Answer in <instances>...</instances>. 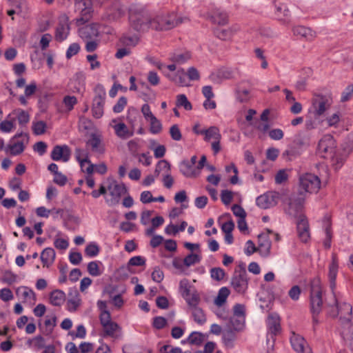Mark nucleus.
Wrapping results in <instances>:
<instances>
[{"instance_id":"obj_21","label":"nucleus","mask_w":353,"mask_h":353,"mask_svg":"<svg viewBox=\"0 0 353 353\" xmlns=\"http://www.w3.org/2000/svg\"><path fill=\"white\" fill-rule=\"evenodd\" d=\"M339 269V261L336 254H332V261L329 266L328 277L330 282V286L333 288L335 286V281Z\"/></svg>"},{"instance_id":"obj_27","label":"nucleus","mask_w":353,"mask_h":353,"mask_svg":"<svg viewBox=\"0 0 353 353\" xmlns=\"http://www.w3.org/2000/svg\"><path fill=\"white\" fill-rule=\"evenodd\" d=\"M293 144L298 148L308 146L310 145V139L305 132L299 131L294 136Z\"/></svg>"},{"instance_id":"obj_30","label":"nucleus","mask_w":353,"mask_h":353,"mask_svg":"<svg viewBox=\"0 0 353 353\" xmlns=\"http://www.w3.org/2000/svg\"><path fill=\"white\" fill-rule=\"evenodd\" d=\"M65 300V293L60 290H55L50 293V301L54 306H61Z\"/></svg>"},{"instance_id":"obj_25","label":"nucleus","mask_w":353,"mask_h":353,"mask_svg":"<svg viewBox=\"0 0 353 353\" xmlns=\"http://www.w3.org/2000/svg\"><path fill=\"white\" fill-rule=\"evenodd\" d=\"M16 294L19 296L23 301H35L36 295L32 290L28 288V287L21 286L17 289Z\"/></svg>"},{"instance_id":"obj_57","label":"nucleus","mask_w":353,"mask_h":353,"mask_svg":"<svg viewBox=\"0 0 353 353\" xmlns=\"http://www.w3.org/2000/svg\"><path fill=\"white\" fill-rule=\"evenodd\" d=\"M170 134L171 138L174 141H180L182 139V134L178 125H172L170 128Z\"/></svg>"},{"instance_id":"obj_13","label":"nucleus","mask_w":353,"mask_h":353,"mask_svg":"<svg viewBox=\"0 0 353 353\" xmlns=\"http://www.w3.org/2000/svg\"><path fill=\"white\" fill-rule=\"evenodd\" d=\"M21 138V140L16 143L9 145V149L12 155L16 156L21 154L25 150L24 143H28L29 141V136L27 133H17L14 135L13 139Z\"/></svg>"},{"instance_id":"obj_16","label":"nucleus","mask_w":353,"mask_h":353,"mask_svg":"<svg viewBox=\"0 0 353 353\" xmlns=\"http://www.w3.org/2000/svg\"><path fill=\"white\" fill-rule=\"evenodd\" d=\"M79 35L83 40L97 39L99 36L98 26L92 23L79 29Z\"/></svg>"},{"instance_id":"obj_37","label":"nucleus","mask_w":353,"mask_h":353,"mask_svg":"<svg viewBox=\"0 0 353 353\" xmlns=\"http://www.w3.org/2000/svg\"><path fill=\"white\" fill-rule=\"evenodd\" d=\"M230 294V290L227 287L221 288L218 292V295L214 300L216 305L221 307L226 302L227 298Z\"/></svg>"},{"instance_id":"obj_34","label":"nucleus","mask_w":353,"mask_h":353,"mask_svg":"<svg viewBox=\"0 0 353 353\" xmlns=\"http://www.w3.org/2000/svg\"><path fill=\"white\" fill-rule=\"evenodd\" d=\"M274 6L277 17L281 19V17H288L289 15L290 11L284 0H276Z\"/></svg>"},{"instance_id":"obj_50","label":"nucleus","mask_w":353,"mask_h":353,"mask_svg":"<svg viewBox=\"0 0 353 353\" xmlns=\"http://www.w3.org/2000/svg\"><path fill=\"white\" fill-rule=\"evenodd\" d=\"M327 315L332 318L339 315V304L334 295H333V304L328 305Z\"/></svg>"},{"instance_id":"obj_10","label":"nucleus","mask_w":353,"mask_h":353,"mask_svg":"<svg viewBox=\"0 0 353 353\" xmlns=\"http://www.w3.org/2000/svg\"><path fill=\"white\" fill-rule=\"evenodd\" d=\"M280 194L277 192H268L256 198V205L262 209L275 206L279 200Z\"/></svg>"},{"instance_id":"obj_6","label":"nucleus","mask_w":353,"mask_h":353,"mask_svg":"<svg viewBox=\"0 0 353 353\" xmlns=\"http://www.w3.org/2000/svg\"><path fill=\"white\" fill-rule=\"evenodd\" d=\"M322 289L320 281L314 280L311 283L310 290V312L320 314L322 309Z\"/></svg>"},{"instance_id":"obj_49","label":"nucleus","mask_w":353,"mask_h":353,"mask_svg":"<svg viewBox=\"0 0 353 353\" xmlns=\"http://www.w3.org/2000/svg\"><path fill=\"white\" fill-rule=\"evenodd\" d=\"M121 43L126 46H135L139 41L137 36L123 35L120 39Z\"/></svg>"},{"instance_id":"obj_45","label":"nucleus","mask_w":353,"mask_h":353,"mask_svg":"<svg viewBox=\"0 0 353 353\" xmlns=\"http://www.w3.org/2000/svg\"><path fill=\"white\" fill-rule=\"evenodd\" d=\"M173 81L181 86L189 85V83L187 81L186 73L183 69L177 71L175 78L173 79Z\"/></svg>"},{"instance_id":"obj_48","label":"nucleus","mask_w":353,"mask_h":353,"mask_svg":"<svg viewBox=\"0 0 353 353\" xmlns=\"http://www.w3.org/2000/svg\"><path fill=\"white\" fill-rule=\"evenodd\" d=\"M104 330V336H113L114 332L119 328L118 324L115 322L111 321L103 325Z\"/></svg>"},{"instance_id":"obj_20","label":"nucleus","mask_w":353,"mask_h":353,"mask_svg":"<svg viewBox=\"0 0 353 353\" xmlns=\"http://www.w3.org/2000/svg\"><path fill=\"white\" fill-rule=\"evenodd\" d=\"M294 35L304 38L307 41H312L316 37V32L309 28L302 26H295L292 29Z\"/></svg>"},{"instance_id":"obj_32","label":"nucleus","mask_w":353,"mask_h":353,"mask_svg":"<svg viewBox=\"0 0 353 353\" xmlns=\"http://www.w3.org/2000/svg\"><path fill=\"white\" fill-rule=\"evenodd\" d=\"M235 330L228 328L223 333V341L225 347L232 348L234 346V342L236 336Z\"/></svg>"},{"instance_id":"obj_4","label":"nucleus","mask_w":353,"mask_h":353,"mask_svg":"<svg viewBox=\"0 0 353 353\" xmlns=\"http://www.w3.org/2000/svg\"><path fill=\"white\" fill-rule=\"evenodd\" d=\"M250 279L245 268L239 265L232 274L230 285L238 294H244L248 289Z\"/></svg>"},{"instance_id":"obj_24","label":"nucleus","mask_w":353,"mask_h":353,"mask_svg":"<svg viewBox=\"0 0 353 353\" xmlns=\"http://www.w3.org/2000/svg\"><path fill=\"white\" fill-rule=\"evenodd\" d=\"M85 76L82 73H77L71 81L73 87L70 88L72 92L81 93L85 90Z\"/></svg>"},{"instance_id":"obj_12","label":"nucleus","mask_w":353,"mask_h":353,"mask_svg":"<svg viewBox=\"0 0 353 353\" xmlns=\"http://www.w3.org/2000/svg\"><path fill=\"white\" fill-rule=\"evenodd\" d=\"M70 155L71 150L67 145H57L53 148L50 157L54 161L67 162L69 161Z\"/></svg>"},{"instance_id":"obj_33","label":"nucleus","mask_w":353,"mask_h":353,"mask_svg":"<svg viewBox=\"0 0 353 353\" xmlns=\"http://www.w3.org/2000/svg\"><path fill=\"white\" fill-rule=\"evenodd\" d=\"M115 134L122 139H126L133 135L124 123H119L114 126Z\"/></svg>"},{"instance_id":"obj_23","label":"nucleus","mask_w":353,"mask_h":353,"mask_svg":"<svg viewBox=\"0 0 353 353\" xmlns=\"http://www.w3.org/2000/svg\"><path fill=\"white\" fill-rule=\"evenodd\" d=\"M87 144L91 146L92 150L99 153H103L104 148L100 134L92 133L87 141Z\"/></svg>"},{"instance_id":"obj_31","label":"nucleus","mask_w":353,"mask_h":353,"mask_svg":"<svg viewBox=\"0 0 353 353\" xmlns=\"http://www.w3.org/2000/svg\"><path fill=\"white\" fill-rule=\"evenodd\" d=\"M180 171L185 177L192 178L196 176V171L188 161H183L180 165Z\"/></svg>"},{"instance_id":"obj_54","label":"nucleus","mask_w":353,"mask_h":353,"mask_svg":"<svg viewBox=\"0 0 353 353\" xmlns=\"http://www.w3.org/2000/svg\"><path fill=\"white\" fill-rule=\"evenodd\" d=\"M185 300L188 303V305L191 307V310L198 307V304L200 301V297L197 294H190L184 297Z\"/></svg>"},{"instance_id":"obj_26","label":"nucleus","mask_w":353,"mask_h":353,"mask_svg":"<svg viewBox=\"0 0 353 353\" xmlns=\"http://www.w3.org/2000/svg\"><path fill=\"white\" fill-rule=\"evenodd\" d=\"M245 318L233 315L230 317L227 327L235 331H241L244 327Z\"/></svg>"},{"instance_id":"obj_36","label":"nucleus","mask_w":353,"mask_h":353,"mask_svg":"<svg viewBox=\"0 0 353 353\" xmlns=\"http://www.w3.org/2000/svg\"><path fill=\"white\" fill-rule=\"evenodd\" d=\"M212 20L214 23L219 26H224L228 23V16L227 13L220 10H216L212 15Z\"/></svg>"},{"instance_id":"obj_40","label":"nucleus","mask_w":353,"mask_h":353,"mask_svg":"<svg viewBox=\"0 0 353 353\" xmlns=\"http://www.w3.org/2000/svg\"><path fill=\"white\" fill-rule=\"evenodd\" d=\"M176 105L177 107H183L185 110H191L192 109L191 103L183 94L176 96Z\"/></svg>"},{"instance_id":"obj_3","label":"nucleus","mask_w":353,"mask_h":353,"mask_svg":"<svg viewBox=\"0 0 353 353\" xmlns=\"http://www.w3.org/2000/svg\"><path fill=\"white\" fill-rule=\"evenodd\" d=\"M333 103L332 94L330 92L314 93L311 99V112L315 118L323 116L329 110Z\"/></svg>"},{"instance_id":"obj_53","label":"nucleus","mask_w":353,"mask_h":353,"mask_svg":"<svg viewBox=\"0 0 353 353\" xmlns=\"http://www.w3.org/2000/svg\"><path fill=\"white\" fill-rule=\"evenodd\" d=\"M210 275L214 280L219 281L223 279L225 272L221 268H213L210 270Z\"/></svg>"},{"instance_id":"obj_22","label":"nucleus","mask_w":353,"mask_h":353,"mask_svg":"<svg viewBox=\"0 0 353 353\" xmlns=\"http://www.w3.org/2000/svg\"><path fill=\"white\" fill-rule=\"evenodd\" d=\"M74 8L80 15L92 14L93 12L92 0H74Z\"/></svg>"},{"instance_id":"obj_14","label":"nucleus","mask_w":353,"mask_h":353,"mask_svg":"<svg viewBox=\"0 0 353 353\" xmlns=\"http://www.w3.org/2000/svg\"><path fill=\"white\" fill-rule=\"evenodd\" d=\"M298 236L302 242L306 243L310 238L309 223L305 215H301L296 223Z\"/></svg>"},{"instance_id":"obj_62","label":"nucleus","mask_w":353,"mask_h":353,"mask_svg":"<svg viewBox=\"0 0 353 353\" xmlns=\"http://www.w3.org/2000/svg\"><path fill=\"white\" fill-rule=\"evenodd\" d=\"M53 182L59 186H63L67 183L68 178L65 175L59 172L54 175Z\"/></svg>"},{"instance_id":"obj_19","label":"nucleus","mask_w":353,"mask_h":353,"mask_svg":"<svg viewBox=\"0 0 353 353\" xmlns=\"http://www.w3.org/2000/svg\"><path fill=\"white\" fill-rule=\"evenodd\" d=\"M280 317L276 314L268 315L267 325L270 334L276 335L281 330Z\"/></svg>"},{"instance_id":"obj_47","label":"nucleus","mask_w":353,"mask_h":353,"mask_svg":"<svg viewBox=\"0 0 353 353\" xmlns=\"http://www.w3.org/2000/svg\"><path fill=\"white\" fill-rule=\"evenodd\" d=\"M150 123V131L152 134H159L162 130L161 121L156 117L149 120Z\"/></svg>"},{"instance_id":"obj_44","label":"nucleus","mask_w":353,"mask_h":353,"mask_svg":"<svg viewBox=\"0 0 353 353\" xmlns=\"http://www.w3.org/2000/svg\"><path fill=\"white\" fill-rule=\"evenodd\" d=\"M78 101L76 97L66 95L63 99V104L66 108L67 111L70 112L73 110L74 105L77 103Z\"/></svg>"},{"instance_id":"obj_1","label":"nucleus","mask_w":353,"mask_h":353,"mask_svg":"<svg viewBox=\"0 0 353 353\" xmlns=\"http://www.w3.org/2000/svg\"><path fill=\"white\" fill-rule=\"evenodd\" d=\"M183 22L182 18L174 12L161 13L152 15V30L167 31L173 29Z\"/></svg>"},{"instance_id":"obj_41","label":"nucleus","mask_w":353,"mask_h":353,"mask_svg":"<svg viewBox=\"0 0 353 353\" xmlns=\"http://www.w3.org/2000/svg\"><path fill=\"white\" fill-rule=\"evenodd\" d=\"M192 314L194 320L199 324L202 325L206 321L205 315L203 310L199 307L192 309Z\"/></svg>"},{"instance_id":"obj_60","label":"nucleus","mask_w":353,"mask_h":353,"mask_svg":"<svg viewBox=\"0 0 353 353\" xmlns=\"http://www.w3.org/2000/svg\"><path fill=\"white\" fill-rule=\"evenodd\" d=\"M353 96V84H350L346 87L341 94V101L345 102L349 101Z\"/></svg>"},{"instance_id":"obj_17","label":"nucleus","mask_w":353,"mask_h":353,"mask_svg":"<svg viewBox=\"0 0 353 353\" xmlns=\"http://www.w3.org/2000/svg\"><path fill=\"white\" fill-rule=\"evenodd\" d=\"M271 241L268 234H261L258 236V252L263 257L270 255L271 250Z\"/></svg>"},{"instance_id":"obj_43","label":"nucleus","mask_w":353,"mask_h":353,"mask_svg":"<svg viewBox=\"0 0 353 353\" xmlns=\"http://www.w3.org/2000/svg\"><path fill=\"white\" fill-rule=\"evenodd\" d=\"M201 257L199 254L190 253L183 259L185 266L190 267L201 261Z\"/></svg>"},{"instance_id":"obj_18","label":"nucleus","mask_w":353,"mask_h":353,"mask_svg":"<svg viewBox=\"0 0 353 353\" xmlns=\"http://www.w3.org/2000/svg\"><path fill=\"white\" fill-rule=\"evenodd\" d=\"M104 103L105 98L100 94L93 99L92 112L94 118L99 119L103 116Z\"/></svg>"},{"instance_id":"obj_7","label":"nucleus","mask_w":353,"mask_h":353,"mask_svg":"<svg viewBox=\"0 0 353 353\" xmlns=\"http://www.w3.org/2000/svg\"><path fill=\"white\" fill-rule=\"evenodd\" d=\"M336 148L334 137L330 134H325L319 141L317 152L322 158H333Z\"/></svg>"},{"instance_id":"obj_5","label":"nucleus","mask_w":353,"mask_h":353,"mask_svg":"<svg viewBox=\"0 0 353 353\" xmlns=\"http://www.w3.org/2000/svg\"><path fill=\"white\" fill-rule=\"evenodd\" d=\"M107 183L110 198L105 201L110 206L117 205L120 203L121 196L128 192L127 188L123 183H119L112 177L107 179Z\"/></svg>"},{"instance_id":"obj_9","label":"nucleus","mask_w":353,"mask_h":353,"mask_svg":"<svg viewBox=\"0 0 353 353\" xmlns=\"http://www.w3.org/2000/svg\"><path fill=\"white\" fill-rule=\"evenodd\" d=\"M70 25L69 17L63 14L58 19V24L55 30L54 39L59 42H62L67 39L70 34Z\"/></svg>"},{"instance_id":"obj_59","label":"nucleus","mask_w":353,"mask_h":353,"mask_svg":"<svg viewBox=\"0 0 353 353\" xmlns=\"http://www.w3.org/2000/svg\"><path fill=\"white\" fill-rule=\"evenodd\" d=\"M88 272L91 276H97L101 274L99 267L97 261H91L88 264Z\"/></svg>"},{"instance_id":"obj_2","label":"nucleus","mask_w":353,"mask_h":353,"mask_svg":"<svg viewBox=\"0 0 353 353\" xmlns=\"http://www.w3.org/2000/svg\"><path fill=\"white\" fill-rule=\"evenodd\" d=\"M129 20L131 26L138 32H145L152 29V15L146 10H131Z\"/></svg>"},{"instance_id":"obj_58","label":"nucleus","mask_w":353,"mask_h":353,"mask_svg":"<svg viewBox=\"0 0 353 353\" xmlns=\"http://www.w3.org/2000/svg\"><path fill=\"white\" fill-rule=\"evenodd\" d=\"M17 121L21 125H24L29 122V114L23 110H19L17 113Z\"/></svg>"},{"instance_id":"obj_63","label":"nucleus","mask_w":353,"mask_h":353,"mask_svg":"<svg viewBox=\"0 0 353 353\" xmlns=\"http://www.w3.org/2000/svg\"><path fill=\"white\" fill-rule=\"evenodd\" d=\"M152 325L156 329L161 330L167 325V320L163 316H156L153 319Z\"/></svg>"},{"instance_id":"obj_29","label":"nucleus","mask_w":353,"mask_h":353,"mask_svg":"<svg viewBox=\"0 0 353 353\" xmlns=\"http://www.w3.org/2000/svg\"><path fill=\"white\" fill-rule=\"evenodd\" d=\"M236 30V29H234L233 28H229L227 29L216 28L214 30V34L219 39L227 41L232 38L234 32Z\"/></svg>"},{"instance_id":"obj_61","label":"nucleus","mask_w":353,"mask_h":353,"mask_svg":"<svg viewBox=\"0 0 353 353\" xmlns=\"http://www.w3.org/2000/svg\"><path fill=\"white\" fill-rule=\"evenodd\" d=\"M17 276L10 270H6L3 274V281L11 285L17 281Z\"/></svg>"},{"instance_id":"obj_56","label":"nucleus","mask_w":353,"mask_h":353,"mask_svg":"<svg viewBox=\"0 0 353 353\" xmlns=\"http://www.w3.org/2000/svg\"><path fill=\"white\" fill-rule=\"evenodd\" d=\"M190 59L189 52L181 54H174L171 58L172 61L177 63H183Z\"/></svg>"},{"instance_id":"obj_55","label":"nucleus","mask_w":353,"mask_h":353,"mask_svg":"<svg viewBox=\"0 0 353 353\" xmlns=\"http://www.w3.org/2000/svg\"><path fill=\"white\" fill-rule=\"evenodd\" d=\"M179 289L182 296L184 298L190 294V285L188 279H184L180 281Z\"/></svg>"},{"instance_id":"obj_35","label":"nucleus","mask_w":353,"mask_h":353,"mask_svg":"<svg viewBox=\"0 0 353 353\" xmlns=\"http://www.w3.org/2000/svg\"><path fill=\"white\" fill-rule=\"evenodd\" d=\"M205 141H210L211 139H221V135L219 132V130L216 126H211L208 129L204 130L203 134Z\"/></svg>"},{"instance_id":"obj_42","label":"nucleus","mask_w":353,"mask_h":353,"mask_svg":"<svg viewBox=\"0 0 353 353\" xmlns=\"http://www.w3.org/2000/svg\"><path fill=\"white\" fill-rule=\"evenodd\" d=\"M170 168L171 165L167 160H160L156 165L154 174L156 176H158L162 170L165 171L166 173L170 172Z\"/></svg>"},{"instance_id":"obj_8","label":"nucleus","mask_w":353,"mask_h":353,"mask_svg":"<svg viewBox=\"0 0 353 353\" xmlns=\"http://www.w3.org/2000/svg\"><path fill=\"white\" fill-rule=\"evenodd\" d=\"M300 188L310 193L317 192L321 187L319 178L311 173H306L300 177Z\"/></svg>"},{"instance_id":"obj_46","label":"nucleus","mask_w":353,"mask_h":353,"mask_svg":"<svg viewBox=\"0 0 353 353\" xmlns=\"http://www.w3.org/2000/svg\"><path fill=\"white\" fill-rule=\"evenodd\" d=\"M46 123L43 121H37L32 123V129L35 135H41L46 132Z\"/></svg>"},{"instance_id":"obj_39","label":"nucleus","mask_w":353,"mask_h":353,"mask_svg":"<svg viewBox=\"0 0 353 353\" xmlns=\"http://www.w3.org/2000/svg\"><path fill=\"white\" fill-rule=\"evenodd\" d=\"M45 343V339L41 335L36 336L35 337L29 339L27 341V345H28L29 346H32V347L37 350H41L42 348H44Z\"/></svg>"},{"instance_id":"obj_38","label":"nucleus","mask_w":353,"mask_h":353,"mask_svg":"<svg viewBox=\"0 0 353 353\" xmlns=\"http://www.w3.org/2000/svg\"><path fill=\"white\" fill-rule=\"evenodd\" d=\"M339 310L341 319H344L347 321H350V317L352 316V306L350 304L343 303L339 305Z\"/></svg>"},{"instance_id":"obj_15","label":"nucleus","mask_w":353,"mask_h":353,"mask_svg":"<svg viewBox=\"0 0 353 353\" xmlns=\"http://www.w3.org/2000/svg\"><path fill=\"white\" fill-rule=\"evenodd\" d=\"M304 201L301 198L290 199L288 203V208L285 210L287 214L290 216L300 219V216L303 215L302 210Z\"/></svg>"},{"instance_id":"obj_52","label":"nucleus","mask_w":353,"mask_h":353,"mask_svg":"<svg viewBox=\"0 0 353 353\" xmlns=\"http://www.w3.org/2000/svg\"><path fill=\"white\" fill-rule=\"evenodd\" d=\"M188 340L190 344L199 345L203 341V336L200 332H194L189 336Z\"/></svg>"},{"instance_id":"obj_64","label":"nucleus","mask_w":353,"mask_h":353,"mask_svg":"<svg viewBox=\"0 0 353 353\" xmlns=\"http://www.w3.org/2000/svg\"><path fill=\"white\" fill-rule=\"evenodd\" d=\"M127 104V99L125 97H121L119 99L117 103L113 107V111L116 113H119L123 111Z\"/></svg>"},{"instance_id":"obj_11","label":"nucleus","mask_w":353,"mask_h":353,"mask_svg":"<svg viewBox=\"0 0 353 353\" xmlns=\"http://www.w3.org/2000/svg\"><path fill=\"white\" fill-rule=\"evenodd\" d=\"M290 341L292 349L296 353H312V349L302 336L292 332Z\"/></svg>"},{"instance_id":"obj_28","label":"nucleus","mask_w":353,"mask_h":353,"mask_svg":"<svg viewBox=\"0 0 353 353\" xmlns=\"http://www.w3.org/2000/svg\"><path fill=\"white\" fill-rule=\"evenodd\" d=\"M55 259V252L51 248L44 249L41 254V260L43 266L48 267Z\"/></svg>"},{"instance_id":"obj_51","label":"nucleus","mask_w":353,"mask_h":353,"mask_svg":"<svg viewBox=\"0 0 353 353\" xmlns=\"http://www.w3.org/2000/svg\"><path fill=\"white\" fill-rule=\"evenodd\" d=\"M99 247L95 243H89L85 249V254L90 257H94L98 255Z\"/></svg>"}]
</instances>
